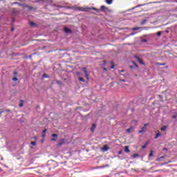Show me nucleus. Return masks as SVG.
<instances>
[{
	"label": "nucleus",
	"mask_w": 177,
	"mask_h": 177,
	"mask_svg": "<svg viewBox=\"0 0 177 177\" xmlns=\"http://www.w3.org/2000/svg\"><path fill=\"white\" fill-rule=\"evenodd\" d=\"M107 9L106 6H101V10L100 9H97L95 7H92V8H84V7H77L75 8V10H80L81 12H88V10H95V12H104V10Z\"/></svg>",
	"instance_id": "nucleus-1"
},
{
	"label": "nucleus",
	"mask_w": 177,
	"mask_h": 177,
	"mask_svg": "<svg viewBox=\"0 0 177 177\" xmlns=\"http://www.w3.org/2000/svg\"><path fill=\"white\" fill-rule=\"evenodd\" d=\"M134 57L137 60V62H138V63H140V64L145 66V62H143V60L142 59H140V57L139 56L136 55Z\"/></svg>",
	"instance_id": "nucleus-2"
},
{
	"label": "nucleus",
	"mask_w": 177,
	"mask_h": 177,
	"mask_svg": "<svg viewBox=\"0 0 177 177\" xmlns=\"http://www.w3.org/2000/svg\"><path fill=\"white\" fill-rule=\"evenodd\" d=\"M147 125H149V124H144V127H142L141 130H140L138 131V133H143V132H145V131H146V128L147 127Z\"/></svg>",
	"instance_id": "nucleus-3"
},
{
	"label": "nucleus",
	"mask_w": 177,
	"mask_h": 177,
	"mask_svg": "<svg viewBox=\"0 0 177 177\" xmlns=\"http://www.w3.org/2000/svg\"><path fill=\"white\" fill-rule=\"evenodd\" d=\"M51 136H52V138H54L51 139L52 142H56V140H57V134L53 133L51 135Z\"/></svg>",
	"instance_id": "nucleus-4"
},
{
	"label": "nucleus",
	"mask_w": 177,
	"mask_h": 177,
	"mask_svg": "<svg viewBox=\"0 0 177 177\" xmlns=\"http://www.w3.org/2000/svg\"><path fill=\"white\" fill-rule=\"evenodd\" d=\"M66 143V139L63 138L58 142V146H63Z\"/></svg>",
	"instance_id": "nucleus-5"
},
{
	"label": "nucleus",
	"mask_w": 177,
	"mask_h": 177,
	"mask_svg": "<svg viewBox=\"0 0 177 177\" xmlns=\"http://www.w3.org/2000/svg\"><path fill=\"white\" fill-rule=\"evenodd\" d=\"M102 151H104V153L106 151H109V145H104L103 148L102 149Z\"/></svg>",
	"instance_id": "nucleus-6"
},
{
	"label": "nucleus",
	"mask_w": 177,
	"mask_h": 177,
	"mask_svg": "<svg viewBox=\"0 0 177 177\" xmlns=\"http://www.w3.org/2000/svg\"><path fill=\"white\" fill-rule=\"evenodd\" d=\"M64 32L66 34H71V29L68 28H64Z\"/></svg>",
	"instance_id": "nucleus-7"
},
{
	"label": "nucleus",
	"mask_w": 177,
	"mask_h": 177,
	"mask_svg": "<svg viewBox=\"0 0 177 177\" xmlns=\"http://www.w3.org/2000/svg\"><path fill=\"white\" fill-rule=\"evenodd\" d=\"M95 129H96V124H93V125L91 128V132H95Z\"/></svg>",
	"instance_id": "nucleus-8"
},
{
	"label": "nucleus",
	"mask_w": 177,
	"mask_h": 177,
	"mask_svg": "<svg viewBox=\"0 0 177 177\" xmlns=\"http://www.w3.org/2000/svg\"><path fill=\"white\" fill-rule=\"evenodd\" d=\"M158 133L156 134L154 139H157L158 138H160L161 136V133H160V131H157Z\"/></svg>",
	"instance_id": "nucleus-9"
},
{
	"label": "nucleus",
	"mask_w": 177,
	"mask_h": 177,
	"mask_svg": "<svg viewBox=\"0 0 177 177\" xmlns=\"http://www.w3.org/2000/svg\"><path fill=\"white\" fill-rule=\"evenodd\" d=\"M12 5H19V6H24L23 4H21V3H20L17 2V1L13 2L12 3Z\"/></svg>",
	"instance_id": "nucleus-10"
},
{
	"label": "nucleus",
	"mask_w": 177,
	"mask_h": 177,
	"mask_svg": "<svg viewBox=\"0 0 177 177\" xmlns=\"http://www.w3.org/2000/svg\"><path fill=\"white\" fill-rule=\"evenodd\" d=\"M124 151H125L126 153H129V151H131L129 150V147L128 146H126V147H124Z\"/></svg>",
	"instance_id": "nucleus-11"
},
{
	"label": "nucleus",
	"mask_w": 177,
	"mask_h": 177,
	"mask_svg": "<svg viewBox=\"0 0 177 177\" xmlns=\"http://www.w3.org/2000/svg\"><path fill=\"white\" fill-rule=\"evenodd\" d=\"M107 5H111L113 3V0H106Z\"/></svg>",
	"instance_id": "nucleus-12"
},
{
	"label": "nucleus",
	"mask_w": 177,
	"mask_h": 177,
	"mask_svg": "<svg viewBox=\"0 0 177 177\" xmlns=\"http://www.w3.org/2000/svg\"><path fill=\"white\" fill-rule=\"evenodd\" d=\"M82 71L84 74H88V69L86 68H83Z\"/></svg>",
	"instance_id": "nucleus-13"
},
{
	"label": "nucleus",
	"mask_w": 177,
	"mask_h": 177,
	"mask_svg": "<svg viewBox=\"0 0 177 177\" xmlns=\"http://www.w3.org/2000/svg\"><path fill=\"white\" fill-rule=\"evenodd\" d=\"M140 6H144V5H143V4H141V5L137 6H136V7H133V8H131V10H133V9H136V8H140Z\"/></svg>",
	"instance_id": "nucleus-14"
},
{
	"label": "nucleus",
	"mask_w": 177,
	"mask_h": 177,
	"mask_svg": "<svg viewBox=\"0 0 177 177\" xmlns=\"http://www.w3.org/2000/svg\"><path fill=\"white\" fill-rule=\"evenodd\" d=\"M146 21H147V19H144L143 21H142L140 23L141 26H144V24H146Z\"/></svg>",
	"instance_id": "nucleus-15"
},
{
	"label": "nucleus",
	"mask_w": 177,
	"mask_h": 177,
	"mask_svg": "<svg viewBox=\"0 0 177 177\" xmlns=\"http://www.w3.org/2000/svg\"><path fill=\"white\" fill-rule=\"evenodd\" d=\"M160 131H167V126H163L162 127H161Z\"/></svg>",
	"instance_id": "nucleus-16"
},
{
	"label": "nucleus",
	"mask_w": 177,
	"mask_h": 177,
	"mask_svg": "<svg viewBox=\"0 0 177 177\" xmlns=\"http://www.w3.org/2000/svg\"><path fill=\"white\" fill-rule=\"evenodd\" d=\"M56 82L58 84V85H63V82L62 81L56 80Z\"/></svg>",
	"instance_id": "nucleus-17"
},
{
	"label": "nucleus",
	"mask_w": 177,
	"mask_h": 177,
	"mask_svg": "<svg viewBox=\"0 0 177 177\" xmlns=\"http://www.w3.org/2000/svg\"><path fill=\"white\" fill-rule=\"evenodd\" d=\"M131 131H132V127H130L126 130V132H127V133H129Z\"/></svg>",
	"instance_id": "nucleus-18"
},
{
	"label": "nucleus",
	"mask_w": 177,
	"mask_h": 177,
	"mask_svg": "<svg viewBox=\"0 0 177 177\" xmlns=\"http://www.w3.org/2000/svg\"><path fill=\"white\" fill-rule=\"evenodd\" d=\"M78 80L79 81H81V82H85V80L82 77H79Z\"/></svg>",
	"instance_id": "nucleus-19"
},
{
	"label": "nucleus",
	"mask_w": 177,
	"mask_h": 177,
	"mask_svg": "<svg viewBox=\"0 0 177 177\" xmlns=\"http://www.w3.org/2000/svg\"><path fill=\"white\" fill-rule=\"evenodd\" d=\"M30 145H32V146H35V145H37V142L35 141H32L30 142Z\"/></svg>",
	"instance_id": "nucleus-20"
},
{
	"label": "nucleus",
	"mask_w": 177,
	"mask_h": 177,
	"mask_svg": "<svg viewBox=\"0 0 177 177\" xmlns=\"http://www.w3.org/2000/svg\"><path fill=\"white\" fill-rule=\"evenodd\" d=\"M136 157H139V154L136 153L133 155V158H136Z\"/></svg>",
	"instance_id": "nucleus-21"
},
{
	"label": "nucleus",
	"mask_w": 177,
	"mask_h": 177,
	"mask_svg": "<svg viewBox=\"0 0 177 177\" xmlns=\"http://www.w3.org/2000/svg\"><path fill=\"white\" fill-rule=\"evenodd\" d=\"M43 78H49V76L47 74H44Z\"/></svg>",
	"instance_id": "nucleus-22"
},
{
	"label": "nucleus",
	"mask_w": 177,
	"mask_h": 177,
	"mask_svg": "<svg viewBox=\"0 0 177 177\" xmlns=\"http://www.w3.org/2000/svg\"><path fill=\"white\" fill-rule=\"evenodd\" d=\"M85 77L86 78L87 80H89V75H88V73L85 74Z\"/></svg>",
	"instance_id": "nucleus-23"
},
{
	"label": "nucleus",
	"mask_w": 177,
	"mask_h": 177,
	"mask_svg": "<svg viewBox=\"0 0 177 177\" xmlns=\"http://www.w3.org/2000/svg\"><path fill=\"white\" fill-rule=\"evenodd\" d=\"M136 30H140V28L138 27L133 28V31H136Z\"/></svg>",
	"instance_id": "nucleus-24"
},
{
	"label": "nucleus",
	"mask_w": 177,
	"mask_h": 177,
	"mask_svg": "<svg viewBox=\"0 0 177 177\" xmlns=\"http://www.w3.org/2000/svg\"><path fill=\"white\" fill-rule=\"evenodd\" d=\"M106 167H109V165H102V166L100 167V168H106Z\"/></svg>",
	"instance_id": "nucleus-25"
},
{
	"label": "nucleus",
	"mask_w": 177,
	"mask_h": 177,
	"mask_svg": "<svg viewBox=\"0 0 177 177\" xmlns=\"http://www.w3.org/2000/svg\"><path fill=\"white\" fill-rule=\"evenodd\" d=\"M30 24L32 26H35V23L32 22V21L30 22Z\"/></svg>",
	"instance_id": "nucleus-26"
},
{
	"label": "nucleus",
	"mask_w": 177,
	"mask_h": 177,
	"mask_svg": "<svg viewBox=\"0 0 177 177\" xmlns=\"http://www.w3.org/2000/svg\"><path fill=\"white\" fill-rule=\"evenodd\" d=\"M12 81H19V79L17 77L12 78Z\"/></svg>",
	"instance_id": "nucleus-27"
},
{
	"label": "nucleus",
	"mask_w": 177,
	"mask_h": 177,
	"mask_svg": "<svg viewBox=\"0 0 177 177\" xmlns=\"http://www.w3.org/2000/svg\"><path fill=\"white\" fill-rule=\"evenodd\" d=\"M149 157H153V151H151V153L149 155Z\"/></svg>",
	"instance_id": "nucleus-28"
},
{
	"label": "nucleus",
	"mask_w": 177,
	"mask_h": 177,
	"mask_svg": "<svg viewBox=\"0 0 177 177\" xmlns=\"http://www.w3.org/2000/svg\"><path fill=\"white\" fill-rule=\"evenodd\" d=\"M120 83H121V82H127V81H126L125 80L122 79V80H120Z\"/></svg>",
	"instance_id": "nucleus-29"
},
{
	"label": "nucleus",
	"mask_w": 177,
	"mask_h": 177,
	"mask_svg": "<svg viewBox=\"0 0 177 177\" xmlns=\"http://www.w3.org/2000/svg\"><path fill=\"white\" fill-rule=\"evenodd\" d=\"M133 63L134 66H135L137 68L139 67V66H138V64H137L136 63H135V62H133Z\"/></svg>",
	"instance_id": "nucleus-30"
},
{
	"label": "nucleus",
	"mask_w": 177,
	"mask_h": 177,
	"mask_svg": "<svg viewBox=\"0 0 177 177\" xmlns=\"http://www.w3.org/2000/svg\"><path fill=\"white\" fill-rule=\"evenodd\" d=\"M115 65H111V67H110V68H111V69H113V68H115Z\"/></svg>",
	"instance_id": "nucleus-31"
},
{
	"label": "nucleus",
	"mask_w": 177,
	"mask_h": 177,
	"mask_svg": "<svg viewBox=\"0 0 177 177\" xmlns=\"http://www.w3.org/2000/svg\"><path fill=\"white\" fill-rule=\"evenodd\" d=\"M146 146H147V144H145V145H143V146L142 147V149H145V148H146Z\"/></svg>",
	"instance_id": "nucleus-32"
},
{
	"label": "nucleus",
	"mask_w": 177,
	"mask_h": 177,
	"mask_svg": "<svg viewBox=\"0 0 177 177\" xmlns=\"http://www.w3.org/2000/svg\"><path fill=\"white\" fill-rule=\"evenodd\" d=\"M157 35L158 37H160V35H161V32H158Z\"/></svg>",
	"instance_id": "nucleus-33"
},
{
	"label": "nucleus",
	"mask_w": 177,
	"mask_h": 177,
	"mask_svg": "<svg viewBox=\"0 0 177 177\" xmlns=\"http://www.w3.org/2000/svg\"><path fill=\"white\" fill-rule=\"evenodd\" d=\"M156 161H161V158L160 157V158H158L157 159H156Z\"/></svg>",
	"instance_id": "nucleus-34"
},
{
	"label": "nucleus",
	"mask_w": 177,
	"mask_h": 177,
	"mask_svg": "<svg viewBox=\"0 0 177 177\" xmlns=\"http://www.w3.org/2000/svg\"><path fill=\"white\" fill-rule=\"evenodd\" d=\"M19 107H23V102H21V103L19 104Z\"/></svg>",
	"instance_id": "nucleus-35"
},
{
	"label": "nucleus",
	"mask_w": 177,
	"mask_h": 177,
	"mask_svg": "<svg viewBox=\"0 0 177 177\" xmlns=\"http://www.w3.org/2000/svg\"><path fill=\"white\" fill-rule=\"evenodd\" d=\"M172 118H173L174 120H175V118H176V115H174L172 116Z\"/></svg>",
	"instance_id": "nucleus-36"
},
{
	"label": "nucleus",
	"mask_w": 177,
	"mask_h": 177,
	"mask_svg": "<svg viewBox=\"0 0 177 177\" xmlns=\"http://www.w3.org/2000/svg\"><path fill=\"white\" fill-rule=\"evenodd\" d=\"M118 154H119V155L122 154V151H120L118 152Z\"/></svg>",
	"instance_id": "nucleus-37"
},
{
	"label": "nucleus",
	"mask_w": 177,
	"mask_h": 177,
	"mask_svg": "<svg viewBox=\"0 0 177 177\" xmlns=\"http://www.w3.org/2000/svg\"><path fill=\"white\" fill-rule=\"evenodd\" d=\"M14 75H17V72L15 71L14 72Z\"/></svg>",
	"instance_id": "nucleus-38"
},
{
	"label": "nucleus",
	"mask_w": 177,
	"mask_h": 177,
	"mask_svg": "<svg viewBox=\"0 0 177 177\" xmlns=\"http://www.w3.org/2000/svg\"><path fill=\"white\" fill-rule=\"evenodd\" d=\"M46 133V129L43 130V133Z\"/></svg>",
	"instance_id": "nucleus-39"
},
{
	"label": "nucleus",
	"mask_w": 177,
	"mask_h": 177,
	"mask_svg": "<svg viewBox=\"0 0 177 177\" xmlns=\"http://www.w3.org/2000/svg\"><path fill=\"white\" fill-rule=\"evenodd\" d=\"M125 71V70L122 69L120 71V73H124Z\"/></svg>",
	"instance_id": "nucleus-40"
},
{
	"label": "nucleus",
	"mask_w": 177,
	"mask_h": 177,
	"mask_svg": "<svg viewBox=\"0 0 177 177\" xmlns=\"http://www.w3.org/2000/svg\"><path fill=\"white\" fill-rule=\"evenodd\" d=\"M160 158H161V160H162V159L165 158V156H161Z\"/></svg>",
	"instance_id": "nucleus-41"
},
{
	"label": "nucleus",
	"mask_w": 177,
	"mask_h": 177,
	"mask_svg": "<svg viewBox=\"0 0 177 177\" xmlns=\"http://www.w3.org/2000/svg\"><path fill=\"white\" fill-rule=\"evenodd\" d=\"M11 31H15V28H12Z\"/></svg>",
	"instance_id": "nucleus-42"
},
{
	"label": "nucleus",
	"mask_w": 177,
	"mask_h": 177,
	"mask_svg": "<svg viewBox=\"0 0 177 177\" xmlns=\"http://www.w3.org/2000/svg\"><path fill=\"white\" fill-rule=\"evenodd\" d=\"M147 40H146V39H143V40H142V42H147Z\"/></svg>",
	"instance_id": "nucleus-43"
},
{
	"label": "nucleus",
	"mask_w": 177,
	"mask_h": 177,
	"mask_svg": "<svg viewBox=\"0 0 177 177\" xmlns=\"http://www.w3.org/2000/svg\"><path fill=\"white\" fill-rule=\"evenodd\" d=\"M43 1V2H46V1H48V0H42Z\"/></svg>",
	"instance_id": "nucleus-44"
},
{
	"label": "nucleus",
	"mask_w": 177,
	"mask_h": 177,
	"mask_svg": "<svg viewBox=\"0 0 177 177\" xmlns=\"http://www.w3.org/2000/svg\"><path fill=\"white\" fill-rule=\"evenodd\" d=\"M130 68H133V66H130Z\"/></svg>",
	"instance_id": "nucleus-45"
},
{
	"label": "nucleus",
	"mask_w": 177,
	"mask_h": 177,
	"mask_svg": "<svg viewBox=\"0 0 177 177\" xmlns=\"http://www.w3.org/2000/svg\"><path fill=\"white\" fill-rule=\"evenodd\" d=\"M104 70L105 71H107V69H106V68H104Z\"/></svg>",
	"instance_id": "nucleus-46"
},
{
	"label": "nucleus",
	"mask_w": 177,
	"mask_h": 177,
	"mask_svg": "<svg viewBox=\"0 0 177 177\" xmlns=\"http://www.w3.org/2000/svg\"><path fill=\"white\" fill-rule=\"evenodd\" d=\"M3 112V111H0V115H1V114H2Z\"/></svg>",
	"instance_id": "nucleus-47"
},
{
	"label": "nucleus",
	"mask_w": 177,
	"mask_h": 177,
	"mask_svg": "<svg viewBox=\"0 0 177 177\" xmlns=\"http://www.w3.org/2000/svg\"><path fill=\"white\" fill-rule=\"evenodd\" d=\"M9 111H10V110H7V112L9 113Z\"/></svg>",
	"instance_id": "nucleus-48"
},
{
	"label": "nucleus",
	"mask_w": 177,
	"mask_h": 177,
	"mask_svg": "<svg viewBox=\"0 0 177 177\" xmlns=\"http://www.w3.org/2000/svg\"><path fill=\"white\" fill-rule=\"evenodd\" d=\"M166 32H169V31L167 30Z\"/></svg>",
	"instance_id": "nucleus-49"
}]
</instances>
